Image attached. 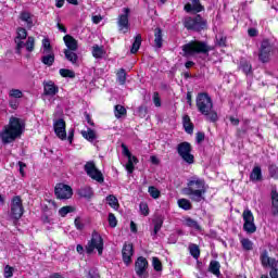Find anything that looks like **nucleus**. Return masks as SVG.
I'll list each match as a JSON object with an SVG mask.
<instances>
[{
	"mask_svg": "<svg viewBox=\"0 0 278 278\" xmlns=\"http://www.w3.org/2000/svg\"><path fill=\"white\" fill-rule=\"evenodd\" d=\"M182 192L194 203H201L205 199V192H207L205 179L192 176L188 179L187 187L182 189Z\"/></svg>",
	"mask_w": 278,
	"mask_h": 278,
	"instance_id": "f257e3e1",
	"label": "nucleus"
},
{
	"mask_svg": "<svg viewBox=\"0 0 278 278\" xmlns=\"http://www.w3.org/2000/svg\"><path fill=\"white\" fill-rule=\"evenodd\" d=\"M25 129V122L18 117H10L9 124L4 126L3 130L0 132V138L3 144H10L23 136V130Z\"/></svg>",
	"mask_w": 278,
	"mask_h": 278,
	"instance_id": "f03ea898",
	"label": "nucleus"
},
{
	"mask_svg": "<svg viewBox=\"0 0 278 278\" xmlns=\"http://www.w3.org/2000/svg\"><path fill=\"white\" fill-rule=\"evenodd\" d=\"M195 105L198 108V112H200L202 116H205L206 121H210V123L218 122V113L214 111V102L212 101V97H210V93H198L195 98Z\"/></svg>",
	"mask_w": 278,
	"mask_h": 278,
	"instance_id": "7ed1b4c3",
	"label": "nucleus"
},
{
	"mask_svg": "<svg viewBox=\"0 0 278 278\" xmlns=\"http://www.w3.org/2000/svg\"><path fill=\"white\" fill-rule=\"evenodd\" d=\"M210 51H212V47H210L207 42L201 40H191L182 46L184 58L200 54L210 55Z\"/></svg>",
	"mask_w": 278,
	"mask_h": 278,
	"instance_id": "20e7f679",
	"label": "nucleus"
},
{
	"mask_svg": "<svg viewBox=\"0 0 278 278\" xmlns=\"http://www.w3.org/2000/svg\"><path fill=\"white\" fill-rule=\"evenodd\" d=\"M182 25L188 31H197L198 34H201V31H205V29H207V20L203 18L201 14H197L193 17H185Z\"/></svg>",
	"mask_w": 278,
	"mask_h": 278,
	"instance_id": "39448f33",
	"label": "nucleus"
},
{
	"mask_svg": "<svg viewBox=\"0 0 278 278\" xmlns=\"http://www.w3.org/2000/svg\"><path fill=\"white\" fill-rule=\"evenodd\" d=\"M260 260L263 268H270V278H278V261L275 257L268 256V250L261 252Z\"/></svg>",
	"mask_w": 278,
	"mask_h": 278,
	"instance_id": "423d86ee",
	"label": "nucleus"
},
{
	"mask_svg": "<svg viewBox=\"0 0 278 278\" xmlns=\"http://www.w3.org/2000/svg\"><path fill=\"white\" fill-rule=\"evenodd\" d=\"M94 249H97L98 255H103V237L97 230L92 231L91 240L86 245L87 255H92Z\"/></svg>",
	"mask_w": 278,
	"mask_h": 278,
	"instance_id": "0eeeda50",
	"label": "nucleus"
},
{
	"mask_svg": "<svg viewBox=\"0 0 278 278\" xmlns=\"http://www.w3.org/2000/svg\"><path fill=\"white\" fill-rule=\"evenodd\" d=\"M176 151L179 157H181V160H184L186 164H194V154H192V143L188 141H182L177 144Z\"/></svg>",
	"mask_w": 278,
	"mask_h": 278,
	"instance_id": "6e6552de",
	"label": "nucleus"
},
{
	"mask_svg": "<svg viewBox=\"0 0 278 278\" xmlns=\"http://www.w3.org/2000/svg\"><path fill=\"white\" fill-rule=\"evenodd\" d=\"M25 214V207L23 206V199L21 195H14L11 200V213L10 216L13 220H21Z\"/></svg>",
	"mask_w": 278,
	"mask_h": 278,
	"instance_id": "1a4fd4ad",
	"label": "nucleus"
},
{
	"mask_svg": "<svg viewBox=\"0 0 278 278\" xmlns=\"http://www.w3.org/2000/svg\"><path fill=\"white\" fill-rule=\"evenodd\" d=\"M271 55L273 43H270V39H263L258 49V61L262 62V64H268Z\"/></svg>",
	"mask_w": 278,
	"mask_h": 278,
	"instance_id": "9d476101",
	"label": "nucleus"
},
{
	"mask_svg": "<svg viewBox=\"0 0 278 278\" xmlns=\"http://www.w3.org/2000/svg\"><path fill=\"white\" fill-rule=\"evenodd\" d=\"M243 218V231L245 233H255L257 231V226H255V216H253V212L247 208L242 213Z\"/></svg>",
	"mask_w": 278,
	"mask_h": 278,
	"instance_id": "9b49d317",
	"label": "nucleus"
},
{
	"mask_svg": "<svg viewBox=\"0 0 278 278\" xmlns=\"http://www.w3.org/2000/svg\"><path fill=\"white\" fill-rule=\"evenodd\" d=\"M85 173H87L88 177L93 179V181H98V184L105 181L103 173L97 168V164H94L93 161H89L85 164Z\"/></svg>",
	"mask_w": 278,
	"mask_h": 278,
	"instance_id": "f8f14e48",
	"label": "nucleus"
},
{
	"mask_svg": "<svg viewBox=\"0 0 278 278\" xmlns=\"http://www.w3.org/2000/svg\"><path fill=\"white\" fill-rule=\"evenodd\" d=\"M54 194L60 201H66L73 197V188L63 182H59L54 187Z\"/></svg>",
	"mask_w": 278,
	"mask_h": 278,
	"instance_id": "ddd939ff",
	"label": "nucleus"
},
{
	"mask_svg": "<svg viewBox=\"0 0 278 278\" xmlns=\"http://www.w3.org/2000/svg\"><path fill=\"white\" fill-rule=\"evenodd\" d=\"M123 12L124 14L118 15L117 27L118 31H122V34H127L129 31V13L131 12V9L124 8Z\"/></svg>",
	"mask_w": 278,
	"mask_h": 278,
	"instance_id": "4468645a",
	"label": "nucleus"
},
{
	"mask_svg": "<svg viewBox=\"0 0 278 278\" xmlns=\"http://www.w3.org/2000/svg\"><path fill=\"white\" fill-rule=\"evenodd\" d=\"M53 129L56 137L60 140H66V121L59 118L53 123Z\"/></svg>",
	"mask_w": 278,
	"mask_h": 278,
	"instance_id": "2eb2a0df",
	"label": "nucleus"
},
{
	"mask_svg": "<svg viewBox=\"0 0 278 278\" xmlns=\"http://www.w3.org/2000/svg\"><path fill=\"white\" fill-rule=\"evenodd\" d=\"M149 268V261L144 256H139L135 262V271L137 277H144Z\"/></svg>",
	"mask_w": 278,
	"mask_h": 278,
	"instance_id": "dca6fc26",
	"label": "nucleus"
},
{
	"mask_svg": "<svg viewBox=\"0 0 278 278\" xmlns=\"http://www.w3.org/2000/svg\"><path fill=\"white\" fill-rule=\"evenodd\" d=\"M131 257H134V243L125 242L122 249V260L126 266L131 264Z\"/></svg>",
	"mask_w": 278,
	"mask_h": 278,
	"instance_id": "f3484780",
	"label": "nucleus"
},
{
	"mask_svg": "<svg viewBox=\"0 0 278 278\" xmlns=\"http://www.w3.org/2000/svg\"><path fill=\"white\" fill-rule=\"evenodd\" d=\"M60 92V87L53 80L43 81V94L46 97H55Z\"/></svg>",
	"mask_w": 278,
	"mask_h": 278,
	"instance_id": "a211bd4d",
	"label": "nucleus"
},
{
	"mask_svg": "<svg viewBox=\"0 0 278 278\" xmlns=\"http://www.w3.org/2000/svg\"><path fill=\"white\" fill-rule=\"evenodd\" d=\"M192 3L188 2L185 4V12H195V14H199V12H203L205 10V7L201 4V0H191Z\"/></svg>",
	"mask_w": 278,
	"mask_h": 278,
	"instance_id": "6ab92c4d",
	"label": "nucleus"
},
{
	"mask_svg": "<svg viewBox=\"0 0 278 278\" xmlns=\"http://www.w3.org/2000/svg\"><path fill=\"white\" fill-rule=\"evenodd\" d=\"M63 40H64L65 46L67 47V49H65V51H77V49H79L77 39H75L73 36L65 35L63 37Z\"/></svg>",
	"mask_w": 278,
	"mask_h": 278,
	"instance_id": "aec40b11",
	"label": "nucleus"
},
{
	"mask_svg": "<svg viewBox=\"0 0 278 278\" xmlns=\"http://www.w3.org/2000/svg\"><path fill=\"white\" fill-rule=\"evenodd\" d=\"M152 225H154L152 236H157V233H160V230L164 226V217L162 215L155 216L152 219Z\"/></svg>",
	"mask_w": 278,
	"mask_h": 278,
	"instance_id": "412c9836",
	"label": "nucleus"
},
{
	"mask_svg": "<svg viewBox=\"0 0 278 278\" xmlns=\"http://www.w3.org/2000/svg\"><path fill=\"white\" fill-rule=\"evenodd\" d=\"M182 127L185 128L186 134H194V124L192 123V119H190L189 115H184Z\"/></svg>",
	"mask_w": 278,
	"mask_h": 278,
	"instance_id": "4be33fe9",
	"label": "nucleus"
},
{
	"mask_svg": "<svg viewBox=\"0 0 278 278\" xmlns=\"http://www.w3.org/2000/svg\"><path fill=\"white\" fill-rule=\"evenodd\" d=\"M271 215L278 216V192L277 190H271Z\"/></svg>",
	"mask_w": 278,
	"mask_h": 278,
	"instance_id": "5701e85b",
	"label": "nucleus"
},
{
	"mask_svg": "<svg viewBox=\"0 0 278 278\" xmlns=\"http://www.w3.org/2000/svg\"><path fill=\"white\" fill-rule=\"evenodd\" d=\"M262 167L260 165H256L253 167L250 174V181H262Z\"/></svg>",
	"mask_w": 278,
	"mask_h": 278,
	"instance_id": "b1692460",
	"label": "nucleus"
},
{
	"mask_svg": "<svg viewBox=\"0 0 278 278\" xmlns=\"http://www.w3.org/2000/svg\"><path fill=\"white\" fill-rule=\"evenodd\" d=\"M239 68L244 73V75H253V65H251V62L247 60L240 61Z\"/></svg>",
	"mask_w": 278,
	"mask_h": 278,
	"instance_id": "393cba45",
	"label": "nucleus"
},
{
	"mask_svg": "<svg viewBox=\"0 0 278 278\" xmlns=\"http://www.w3.org/2000/svg\"><path fill=\"white\" fill-rule=\"evenodd\" d=\"M208 273L215 277H220V262L212 260L208 265Z\"/></svg>",
	"mask_w": 278,
	"mask_h": 278,
	"instance_id": "a878e982",
	"label": "nucleus"
},
{
	"mask_svg": "<svg viewBox=\"0 0 278 278\" xmlns=\"http://www.w3.org/2000/svg\"><path fill=\"white\" fill-rule=\"evenodd\" d=\"M41 62L45 64V66H51L52 64H55V53H43V55L41 56Z\"/></svg>",
	"mask_w": 278,
	"mask_h": 278,
	"instance_id": "bb28decb",
	"label": "nucleus"
},
{
	"mask_svg": "<svg viewBox=\"0 0 278 278\" xmlns=\"http://www.w3.org/2000/svg\"><path fill=\"white\" fill-rule=\"evenodd\" d=\"M78 195L83 199L90 200L92 197H94V191H92V188L85 186L78 190Z\"/></svg>",
	"mask_w": 278,
	"mask_h": 278,
	"instance_id": "cd10ccee",
	"label": "nucleus"
},
{
	"mask_svg": "<svg viewBox=\"0 0 278 278\" xmlns=\"http://www.w3.org/2000/svg\"><path fill=\"white\" fill-rule=\"evenodd\" d=\"M163 42H164V39L162 35V28L156 27L154 29V45L157 49H162Z\"/></svg>",
	"mask_w": 278,
	"mask_h": 278,
	"instance_id": "c85d7f7f",
	"label": "nucleus"
},
{
	"mask_svg": "<svg viewBox=\"0 0 278 278\" xmlns=\"http://www.w3.org/2000/svg\"><path fill=\"white\" fill-rule=\"evenodd\" d=\"M142 46V35L138 34L135 36V41L130 48V53L136 54L140 51V47Z\"/></svg>",
	"mask_w": 278,
	"mask_h": 278,
	"instance_id": "c756f323",
	"label": "nucleus"
},
{
	"mask_svg": "<svg viewBox=\"0 0 278 278\" xmlns=\"http://www.w3.org/2000/svg\"><path fill=\"white\" fill-rule=\"evenodd\" d=\"M189 253L193 260H199L201 257V248H199L198 244L195 243H190L189 247Z\"/></svg>",
	"mask_w": 278,
	"mask_h": 278,
	"instance_id": "7c9ffc66",
	"label": "nucleus"
},
{
	"mask_svg": "<svg viewBox=\"0 0 278 278\" xmlns=\"http://www.w3.org/2000/svg\"><path fill=\"white\" fill-rule=\"evenodd\" d=\"M81 136L85 140H88V142H94V140H97V131L92 130V128H88L87 131L83 130Z\"/></svg>",
	"mask_w": 278,
	"mask_h": 278,
	"instance_id": "2f4dec72",
	"label": "nucleus"
},
{
	"mask_svg": "<svg viewBox=\"0 0 278 278\" xmlns=\"http://www.w3.org/2000/svg\"><path fill=\"white\" fill-rule=\"evenodd\" d=\"M77 50H64V55L68 62L72 64H77V60H79V56L77 53H75Z\"/></svg>",
	"mask_w": 278,
	"mask_h": 278,
	"instance_id": "473e14b6",
	"label": "nucleus"
},
{
	"mask_svg": "<svg viewBox=\"0 0 278 278\" xmlns=\"http://www.w3.org/2000/svg\"><path fill=\"white\" fill-rule=\"evenodd\" d=\"M92 56L96 58V60H101L103 55H105V50H103V47H100L99 45L92 46L91 50Z\"/></svg>",
	"mask_w": 278,
	"mask_h": 278,
	"instance_id": "72a5a7b5",
	"label": "nucleus"
},
{
	"mask_svg": "<svg viewBox=\"0 0 278 278\" xmlns=\"http://www.w3.org/2000/svg\"><path fill=\"white\" fill-rule=\"evenodd\" d=\"M114 115H115V118H123V116L127 115V109H125V106L121 104H116L114 106Z\"/></svg>",
	"mask_w": 278,
	"mask_h": 278,
	"instance_id": "f704fd0d",
	"label": "nucleus"
},
{
	"mask_svg": "<svg viewBox=\"0 0 278 278\" xmlns=\"http://www.w3.org/2000/svg\"><path fill=\"white\" fill-rule=\"evenodd\" d=\"M20 18L24 23H27V27H29V28L34 27V21L31 20V14L29 12H25V11L22 12L20 14Z\"/></svg>",
	"mask_w": 278,
	"mask_h": 278,
	"instance_id": "c9c22d12",
	"label": "nucleus"
},
{
	"mask_svg": "<svg viewBox=\"0 0 278 278\" xmlns=\"http://www.w3.org/2000/svg\"><path fill=\"white\" fill-rule=\"evenodd\" d=\"M24 47H26V51H28V53L34 52V50L36 49V38L29 36L24 43Z\"/></svg>",
	"mask_w": 278,
	"mask_h": 278,
	"instance_id": "e433bc0d",
	"label": "nucleus"
},
{
	"mask_svg": "<svg viewBox=\"0 0 278 278\" xmlns=\"http://www.w3.org/2000/svg\"><path fill=\"white\" fill-rule=\"evenodd\" d=\"M73 212H75V206H71V205L62 206L59 210V216H61V218H66V215L73 214Z\"/></svg>",
	"mask_w": 278,
	"mask_h": 278,
	"instance_id": "4c0bfd02",
	"label": "nucleus"
},
{
	"mask_svg": "<svg viewBox=\"0 0 278 278\" xmlns=\"http://www.w3.org/2000/svg\"><path fill=\"white\" fill-rule=\"evenodd\" d=\"M240 244L243 251H253V241H251L249 238H241Z\"/></svg>",
	"mask_w": 278,
	"mask_h": 278,
	"instance_id": "58836bf2",
	"label": "nucleus"
},
{
	"mask_svg": "<svg viewBox=\"0 0 278 278\" xmlns=\"http://www.w3.org/2000/svg\"><path fill=\"white\" fill-rule=\"evenodd\" d=\"M106 201L110 207H112L113 210H118V207H121V204L118 203V199L116 198V195L111 194L106 197Z\"/></svg>",
	"mask_w": 278,
	"mask_h": 278,
	"instance_id": "ea45409f",
	"label": "nucleus"
},
{
	"mask_svg": "<svg viewBox=\"0 0 278 278\" xmlns=\"http://www.w3.org/2000/svg\"><path fill=\"white\" fill-rule=\"evenodd\" d=\"M185 224L187 227H191L192 229H197V231H201V225H199V222L191 217H187L185 219Z\"/></svg>",
	"mask_w": 278,
	"mask_h": 278,
	"instance_id": "a19ab883",
	"label": "nucleus"
},
{
	"mask_svg": "<svg viewBox=\"0 0 278 278\" xmlns=\"http://www.w3.org/2000/svg\"><path fill=\"white\" fill-rule=\"evenodd\" d=\"M178 206L180 207V210H185L186 212L192 210V203L190 202V200L184 198L178 200Z\"/></svg>",
	"mask_w": 278,
	"mask_h": 278,
	"instance_id": "79ce46f5",
	"label": "nucleus"
},
{
	"mask_svg": "<svg viewBox=\"0 0 278 278\" xmlns=\"http://www.w3.org/2000/svg\"><path fill=\"white\" fill-rule=\"evenodd\" d=\"M16 34L17 35L14 39V42H16V40H27V29L23 27H17Z\"/></svg>",
	"mask_w": 278,
	"mask_h": 278,
	"instance_id": "37998d69",
	"label": "nucleus"
},
{
	"mask_svg": "<svg viewBox=\"0 0 278 278\" xmlns=\"http://www.w3.org/2000/svg\"><path fill=\"white\" fill-rule=\"evenodd\" d=\"M42 53H53V46H51V40L49 38L42 39Z\"/></svg>",
	"mask_w": 278,
	"mask_h": 278,
	"instance_id": "c03bdc74",
	"label": "nucleus"
},
{
	"mask_svg": "<svg viewBox=\"0 0 278 278\" xmlns=\"http://www.w3.org/2000/svg\"><path fill=\"white\" fill-rule=\"evenodd\" d=\"M116 75L121 86H125L127 81V72L125 71V68H119Z\"/></svg>",
	"mask_w": 278,
	"mask_h": 278,
	"instance_id": "a18cd8bd",
	"label": "nucleus"
},
{
	"mask_svg": "<svg viewBox=\"0 0 278 278\" xmlns=\"http://www.w3.org/2000/svg\"><path fill=\"white\" fill-rule=\"evenodd\" d=\"M148 192L152 199H160L162 195V191H160L155 186H150L148 188Z\"/></svg>",
	"mask_w": 278,
	"mask_h": 278,
	"instance_id": "49530a36",
	"label": "nucleus"
},
{
	"mask_svg": "<svg viewBox=\"0 0 278 278\" xmlns=\"http://www.w3.org/2000/svg\"><path fill=\"white\" fill-rule=\"evenodd\" d=\"M152 266L156 273H162L163 266L162 261L157 256L152 257Z\"/></svg>",
	"mask_w": 278,
	"mask_h": 278,
	"instance_id": "de8ad7c7",
	"label": "nucleus"
},
{
	"mask_svg": "<svg viewBox=\"0 0 278 278\" xmlns=\"http://www.w3.org/2000/svg\"><path fill=\"white\" fill-rule=\"evenodd\" d=\"M61 77H68L70 79H75V73L73 72V70H68V68H61L59 71Z\"/></svg>",
	"mask_w": 278,
	"mask_h": 278,
	"instance_id": "09e8293b",
	"label": "nucleus"
},
{
	"mask_svg": "<svg viewBox=\"0 0 278 278\" xmlns=\"http://www.w3.org/2000/svg\"><path fill=\"white\" fill-rule=\"evenodd\" d=\"M109 227H111L112 229L116 228V226L118 225V219H116V215H114V213H109Z\"/></svg>",
	"mask_w": 278,
	"mask_h": 278,
	"instance_id": "8fccbe9b",
	"label": "nucleus"
},
{
	"mask_svg": "<svg viewBox=\"0 0 278 278\" xmlns=\"http://www.w3.org/2000/svg\"><path fill=\"white\" fill-rule=\"evenodd\" d=\"M269 176L271 179H278V166L275 164H271L268 166Z\"/></svg>",
	"mask_w": 278,
	"mask_h": 278,
	"instance_id": "3c124183",
	"label": "nucleus"
},
{
	"mask_svg": "<svg viewBox=\"0 0 278 278\" xmlns=\"http://www.w3.org/2000/svg\"><path fill=\"white\" fill-rule=\"evenodd\" d=\"M137 112L139 114V118H147V115L149 114V108H147V105H140Z\"/></svg>",
	"mask_w": 278,
	"mask_h": 278,
	"instance_id": "603ef678",
	"label": "nucleus"
},
{
	"mask_svg": "<svg viewBox=\"0 0 278 278\" xmlns=\"http://www.w3.org/2000/svg\"><path fill=\"white\" fill-rule=\"evenodd\" d=\"M9 97H12L13 99H23V91H21V89H11Z\"/></svg>",
	"mask_w": 278,
	"mask_h": 278,
	"instance_id": "864d4df0",
	"label": "nucleus"
},
{
	"mask_svg": "<svg viewBox=\"0 0 278 278\" xmlns=\"http://www.w3.org/2000/svg\"><path fill=\"white\" fill-rule=\"evenodd\" d=\"M87 278H101V274L97 267L89 269Z\"/></svg>",
	"mask_w": 278,
	"mask_h": 278,
	"instance_id": "5fc2aeb1",
	"label": "nucleus"
},
{
	"mask_svg": "<svg viewBox=\"0 0 278 278\" xmlns=\"http://www.w3.org/2000/svg\"><path fill=\"white\" fill-rule=\"evenodd\" d=\"M4 278H12L14 277V267L7 265L4 267V274H3Z\"/></svg>",
	"mask_w": 278,
	"mask_h": 278,
	"instance_id": "6e6d98bb",
	"label": "nucleus"
},
{
	"mask_svg": "<svg viewBox=\"0 0 278 278\" xmlns=\"http://www.w3.org/2000/svg\"><path fill=\"white\" fill-rule=\"evenodd\" d=\"M139 210L142 216H149V204H147V202H141L139 204Z\"/></svg>",
	"mask_w": 278,
	"mask_h": 278,
	"instance_id": "4d7b16f0",
	"label": "nucleus"
},
{
	"mask_svg": "<svg viewBox=\"0 0 278 278\" xmlns=\"http://www.w3.org/2000/svg\"><path fill=\"white\" fill-rule=\"evenodd\" d=\"M153 103L155 108H162V98H160V93L157 91L153 93Z\"/></svg>",
	"mask_w": 278,
	"mask_h": 278,
	"instance_id": "13d9d810",
	"label": "nucleus"
},
{
	"mask_svg": "<svg viewBox=\"0 0 278 278\" xmlns=\"http://www.w3.org/2000/svg\"><path fill=\"white\" fill-rule=\"evenodd\" d=\"M135 169H136V166L134 165V161H131V159H128V162L126 163V170L128 175H131Z\"/></svg>",
	"mask_w": 278,
	"mask_h": 278,
	"instance_id": "bf43d9fd",
	"label": "nucleus"
},
{
	"mask_svg": "<svg viewBox=\"0 0 278 278\" xmlns=\"http://www.w3.org/2000/svg\"><path fill=\"white\" fill-rule=\"evenodd\" d=\"M122 153L128 160L131 159V151H129V148L125 143H122Z\"/></svg>",
	"mask_w": 278,
	"mask_h": 278,
	"instance_id": "052dcab7",
	"label": "nucleus"
},
{
	"mask_svg": "<svg viewBox=\"0 0 278 278\" xmlns=\"http://www.w3.org/2000/svg\"><path fill=\"white\" fill-rule=\"evenodd\" d=\"M216 40L218 47H227V36L222 35L219 37H216Z\"/></svg>",
	"mask_w": 278,
	"mask_h": 278,
	"instance_id": "680f3d73",
	"label": "nucleus"
},
{
	"mask_svg": "<svg viewBox=\"0 0 278 278\" xmlns=\"http://www.w3.org/2000/svg\"><path fill=\"white\" fill-rule=\"evenodd\" d=\"M50 216H53V213H47V214H43L41 216V220H42L43 225H50L51 224V218H49Z\"/></svg>",
	"mask_w": 278,
	"mask_h": 278,
	"instance_id": "e2e57ef3",
	"label": "nucleus"
},
{
	"mask_svg": "<svg viewBox=\"0 0 278 278\" xmlns=\"http://www.w3.org/2000/svg\"><path fill=\"white\" fill-rule=\"evenodd\" d=\"M74 225L78 231H81L84 229V223H81V217H76L74 220Z\"/></svg>",
	"mask_w": 278,
	"mask_h": 278,
	"instance_id": "0e129e2a",
	"label": "nucleus"
},
{
	"mask_svg": "<svg viewBox=\"0 0 278 278\" xmlns=\"http://www.w3.org/2000/svg\"><path fill=\"white\" fill-rule=\"evenodd\" d=\"M195 140H197L198 144H201V142H203V140H205V132L198 131L195 135Z\"/></svg>",
	"mask_w": 278,
	"mask_h": 278,
	"instance_id": "69168bd1",
	"label": "nucleus"
},
{
	"mask_svg": "<svg viewBox=\"0 0 278 278\" xmlns=\"http://www.w3.org/2000/svg\"><path fill=\"white\" fill-rule=\"evenodd\" d=\"M85 119L90 125V127H94V121H92V117L90 116V113L85 112L84 113Z\"/></svg>",
	"mask_w": 278,
	"mask_h": 278,
	"instance_id": "338daca9",
	"label": "nucleus"
},
{
	"mask_svg": "<svg viewBox=\"0 0 278 278\" xmlns=\"http://www.w3.org/2000/svg\"><path fill=\"white\" fill-rule=\"evenodd\" d=\"M15 45H16V52L21 53V49L25 47V43L23 42V40L16 39Z\"/></svg>",
	"mask_w": 278,
	"mask_h": 278,
	"instance_id": "774afa93",
	"label": "nucleus"
}]
</instances>
